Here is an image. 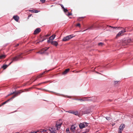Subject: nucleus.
<instances>
[{
	"label": "nucleus",
	"mask_w": 133,
	"mask_h": 133,
	"mask_svg": "<svg viewBox=\"0 0 133 133\" xmlns=\"http://www.w3.org/2000/svg\"><path fill=\"white\" fill-rule=\"evenodd\" d=\"M21 90L19 91L16 92H13V93H11L9 95H8V96H10L11 95H12L14 94H15L14 95L13 97H12L10 99L7 100V101H6L5 102H3V105L6 104V103H7L8 102L10 99L15 98V97H16L17 96V94H20L21 92Z\"/></svg>",
	"instance_id": "1"
},
{
	"label": "nucleus",
	"mask_w": 133,
	"mask_h": 133,
	"mask_svg": "<svg viewBox=\"0 0 133 133\" xmlns=\"http://www.w3.org/2000/svg\"><path fill=\"white\" fill-rule=\"evenodd\" d=\"M62 124V122L61 120H59L57 121L55 125V127L56 128V130H58L60 129Z\"/></svg>",
	"instance_id": "2"
},
{
	"label": "nucleus",
	"mask_w": 133,
	"mask_h": 133,
	"mask_svg": "<svg viewBox=\"0 0 133 133\" xmlns=\"http://www.w3.org/2000/svg\"><path fill=\"white\" fill-rule=\"evenodd\" d=\"M23 53H21L19 55H17L15 57L13 58L12 59V61L10 63V64H11L14 61H15L18 60L20 58H22V55L23 54Z\"/></svg>",
	"instance_id": "3"
},
{
	"label": "nucleus",
	"mask_w": 133,
	"mask_h": 133,
	"mask_svg": "<svg viewBox=\"0 0 133 133\" xmlns=\"http://www.w3.org/2000/svg\"><path fill=\"white\" fill-rule=\"evenodd\" d=\"M131 42V39H126L123 40L122 42V44L123 46H125L128 45L129 43H130Z\"/></svg>",
	"instance_id": "4"
},
{
	"label": "nucleus",
	"mask_w": 133,
	"mask_h": 133,
	"mask_svg": "<svg viewBox=\"0 0 133 133\" xmlns=\"http://www.w3.org/2000/svg\"><path fill=\"white\" fill-rule=\"evenodd\" d=\"M74 37V36H73V35H70L66 37H64L63 38L62 41H68Z\"/></svg>",
	"instance_id": "5"
},
{
	"label": "nucleus",
	"mask_w": 133,
	"mask_h": 133,
	"mask_svg": "<svg viewBox=\"0 0 133 133\" xmlns=\"http://www.w3.org/2000/svg\"><path fill=\"white\" fill-rule=\"evenodd\" d=\"M88 123H81L79 124V127L80 129H82L85 127L87 126L88 125Z\"/></svg>",
	"instance_id": "6"
},
{
	"label": "nucleus",
	"mask_w": 133,
	"mask_h": 133,
	"mask_svg": "<svg viewBox=\"0 0 133 133\" xmlns=\"http://www.w3.org/2000/svg\"><path fill=\"white\" fill-rule=\"evenodd\" d=\"M41 31V29L40 28H37L34 31V34L35 35L37 34H38Z\"/></svg>",
	"instance_id": "7"
},
{
	"label": "nucleus",
	"mask_w": 133,
	"mask_h": 133,
	"mask_svg": "<svg viewBox=\"0 0 133 133\" xmlns=\"http://www.w3.org/2000/svg\"><path fill=\"white\" fill-rule=\"evenodd\" d=\"M123 31L122 30L120 32H119V33L117 34L116 36V37L117 38L118 37L122 35L123 34Z\"/></svg>",
	"instance_id": "8"
},
{
	"label": "nucleus",
	"mask_w": 133,
	"mask_h": 133,
	"mask_svg": "<svg viewBox=\"0 0 133 133\" xmlns=\"http://www.w3.org/2000/svg\"><path fill=\"white\" fill-rule=\"evenodd\" d=\"M13 18L16 22H18L19 19V17L17 16H15L13 17Z\"/></svg>",
	"instance_id": "9"
},
{
	"label": "nucleus",
	"mask_w": 133,
	"mask_h": 133,
	"mask_svg": "<svg viewBox=\"0 0 133 133\" xmlns=\"http://www.w3.org/2000/svg\"><path fill=\"white\" fill-rule=\"evenodd\" d=\"M51 44L55 46H57L58 45V43L56 41H52L51 42Z\"/></svg>",
	"instance_id": "10"
},
{
	"label": "nucleus",
	"mask_w": 133,
	"mask_h": 133,
	"mask_svg": "<svg viewBox=\"0 0 133 133\" xmlns=\"http://www.w3.org/2000/svg\"><path fill=\"white\" fill-rule=\"evenodd\" d=\"M49 48H45L42 49H41V51L42 52H43V54H44L45 51H46Z\"/></svg>",
	"instance_id": "11"
},
{
	"label": "nucleus",
	"mask_w": 133,
	"mask_h": 133,
	"mask_svg": "<svg viewBox=\"0 0 133 133\" xmlns=\"http://www.w3.org/2000/svg\"><path fill=\"white\" fill-rule=\"evenodd\" d=\"M45 71L43 72V73H42L41 74H40L39 75H38L36 77V79H37L38 78H39L41 77L42 76V75H43L45 73Z\"/></svg>",
	"instance_id": "12"
},
{
	"label": "nucleus",
	"mask_w": 133,
	"mask_h": 133,
	"mask_svg": "<svg viewBox=\"0 0 133 133\" xmlns=\"http://www.w3.org/2000/svg\"><path fill=\"white\" fill-rule=\"evenodd\" d=\"M125 127V125L124 124H122L119 126V129L123 130V129Z\"/></svg>",
	"instance_id": "13"
},
{
	"label": "nucleus",
	"mask_w": 133,
	"mask_h": 133,
	"mask_svg": "<svg viewBox=\"0 0 133 133\" xmlns=\"http://www.w3.org/2000/svg\"><path fill=\"white\" fill-rule=\"evenodd\" d=\"M76 127L74 126V125H72L70 128V129L73 132L75 131V130Z\"/></svg>",
	"instance_id": "14"
},
{
	"label": "nucleus",
	"mask_w": 133,
	"mask_h": 133,
	"mask_svg": "<svg viewBox=\"0 0 133 133\" xmlns=\"http://www.w3.org/2000/svg\"><path fill=\"white\" fill-rule=\"evenodd\" d=\"M29 11L32 13H37L38 12V10H29Z\"/></svg>",
	"instance_id": "15"
},
{
	"label": "nucleus",
	"mask_w": 133,
	"mask_h": 133,
	"mask_svg": "<svg viewBox=\"0 0 133 133\" xmlns=\"http://www.w3.org/2000/svg\"><path fill=\"white\" fill-rule=\"evenodd\" d=\"M55 36L56 35L55 34L52 35L49 37L50 39L51 40H53L54 39Z\"/></svg>",
	"instance_id": "16"
},
{
	"label": "nucleus",
	"mask_w": 133,
	"mask_h": 133,
	"mask_svg": "<svg viewBox=\"0 0 133 133\" xmlns=\"http://www.w3.org/2000/svg\"><path fill=\"white\" fill-rule=\"evenodd\" d=\"M6 55H0V59H4L5 58Z\"/></svg>",
	"instance_id": "17"
},
{
	"label": "nucleus",
	"mask_w": 133,
	"mask_h": 133,
	"mask_svg": "<svg viewBox=\"0 0 133 133\" xmlns=\"http://www.w3.org/2000/svg\"><path fill=\"white\" fill-rule=\"evenodd\" d=\"M70 69H66L65 71L63 72V74H66L69 71Z\"/></svg>",
	"instance_id": "18"
},
{
	"label": "nucleus",
	"mask_w": 133,
	"mask_h": 133,
	"mask_svg": "<svg viewBox=\"0 0 133 133\" xmlns=\"http://www.w3.org/2000/svg\"><path fill=\"white\" fill-rule=\"evenodd\" d=\"M73 112L72 114L76 115H78V113L77 111H73Z\"/></svg>",
	"instance_id": "19"
},
{
	"label": "nucleus",
	"mask_w": 133,
	"mask_h": 133,
	"mask_svg": "<svg viewBox=\"0 0 133 133\" xmlns=\"http://www.w3.org/2000/svg\"><path fill=\"white\" fill-rule=\"evenodd\" d=\"M54 129H54L53 128H50L49 129V130L51 132L50 133H52V131H55V130Z\"/></svg>",
	"instance_id": "20"
},
{
	"label": "nucleus",
	"mask_w": 133,
	"mask_h": 133,
	"mask_svg": "<svg viewBox=\"0 0 133 133\" xmlns=\"http://www.w3.org/2000/svg\"><path fill=\"white\" fill-rule=\"evenodd\" d=\"M48 130L47 129H41L40 131L41 132H46Z\"/></svg>",
	"instance_id": "21"
},
{
	"label": "nucleus",
	"mask_w": 133,
	"mask_h": 133,
	"mask_svg": "<svg viewBox=\"0 0 133 133\" xmlns=\"http://www.w3.org/2000/svg\"><path fill=\"white\" fill-rule=\"evenodd\" d=\"M90 110H87L84 112V114H88L89 113H90Z\"/></svg>",
	"instance_id": "22"
},
{
	"label": "nucleus",
	"mask_w": 133,
	"mask_h": 133,
	"mask_svg": "<svg viewBox=\"0 0 133 133\" xmlns=\"http://www.w3.org/2000/svg\"><path fill=\"white\" fill-rule=\"evenodd\" d=\"M107 26H108L109 27H111L112 28H114V29H116V28H119V27H117L112 26H108V25Z\"/></svg>",
	"instance_id": "23"
},
{
	"label": "nucleus",
	"mask_w": 133,
	"mask_h": 133,
	"mask_svg": "<svg viewBox=\"0 0 133 133\" xmlns=\"http://www.w3.org/2000/svg\"><path fill=\"white\" fill-rule=\"evenodd\" d=\"M7 67V66L6 65H3L2 67V68H3L4 69H5Z\"/></svg>",
	"instance_id": "24"
},
{
	"label": "nucleus",
	"mask_w": 133,
	"mask_h": 133,
	"mask_svg": "<svg viewBox=\"0 0 133 133\" xmlns=\"http://www.w3.org/2000/svg\"><path fill=\"white\" fill-rule=\"evenodd\" d=\"M94 28V25H92L90 27H89L88 28V29H92Z\"/></svg>",
	"instance_id": "25"
},
{
	"label": "nucleus",
	"mask_w": 133,
	"mask_h": 133,
	"mask_svg": "<svg viewBox=\"0 0 133 133\" xmlns=\"http://www.w3.org/2000/svg\"><path fill=\"white\" fill-rule=\"evenodd\" d=\"M98 45L99 46H102L104 45V44L102 43H98Z\"/></svg>",
	"instance_id": "26"
},
{
	"label": "nucleus",
	"mask_w": 133,
	"mask_h": 133,
	"mask_svg": "<svg viewBox=\"0 0 133 133\" xmlns=\"http://www.w3.org/2000/svg\"><path fill=\"white\" fill-rule=\"evenodd\" d=\"M63 10L65 12L67 13L68 12V10L67 9L65 8Z\"/></svg>",
	"instance_id": "27"
},
{
	"label": "nucleus",
	"mask_w": 133,
	"mask_h": 133,
	"mask_svg": "<svg viewBox=\"0 0 133 133\" xmlns=\"http://www.w3.org/2000/svg\"><path fill=\"white\" fill-rule=\"evenodd\" d=\"M37 53H39L41 54H43V52H42L41 51V50L40 51L37 52Z\"/></svg>",
	"instance_id": "28"
},
{
	"label": "nucleus",
	"mask_w": 133,
	"mask_h": 133,
	"mask_svg": "<svg viewBox=\"0 0 133 133\" xmlns=\"http://www.w3.org/2000/svg\"><path fill=\"white\" fill-rule=\"evenodd\" d=\"M120 83L119 81H114V83L115 84H118Z\"/></svg>",
	"instance_id": "29"
},
{
	"label": "nucleus",
	"mask_w": 133,
	"mask_h": 133,
	"mask_svg": "<svg viewBox=\"0 0 133 133\" xmlns=\"http://www.w3.org/2000/svg\"><path fill=\"white\" fill-rule=\"evenodd\" d=\"M67 13L66 14V15H67L68 16H69L70 15H72V14L71 13H70L69 12H67Z\"/></svg>",
	"instance_id": "30"
},
{
	"label": "nucleus",
	"mask_w": 133,
	"mask_h": 133,
	"mask_svg": "<svg viewBox=\"0 0 133 133\" xmlns=\"http://www.w3.org/2000/svg\"><path fill=\"white\" fill-rule=\"evenodd\" d=\"M45 39H46L45 38H44V39H43L41 41L40 40V41L39 42H37L36 44H37L38 43H39L40 42H42L44 40H45Z\"/></svg>",
	"instance_id": "31"
},
{
	"label": "nucleus",
	"mask_w": 133,
	"mask_h": 133,
	"mask_svg": "<svg viewBox=\"0 0 133 133\" xmlns=\"http://www.w3.org/2000/svg\"><path fill=\"white\" fill-rule=\"evenodd\" d=\"M77 26H79V27L80 28L81 27V25L79 23H78L76 25Z\"/></svg>",
	"instance_id": "32"
},
{
	"label": "nucleus",
	"mask_w": 133,
	"mask_h": 133,
	"mask_svg": "<svg viewBox=\"0 0 133 133\" xmlns=\"http://www.w3.org/2000/svg\"><path fill=\"white\" fill-rule=\"evenodd\" d=\"M73 111L70 110V111H68V112L69 113L73 114Z\"/></svg>",
	"instance_id": "33"
},
{
	"label": "nucleus",
	"mask_w": 133,
	"mask_h": 133,
	"mask_svg": "<svg viewBox=\"0 0 133 133\" xmlns=\"http://www.w3.org/2000/svg\"><path fill=\"white\" fill-rule=\"evenodd\" d=\"M66 131L67 133L69 132V128H67L66 129Z\"/></svg>",
	"instance_id": "34"
},
{
	"label": "nucleus",
	"mask_w": 133,
	"mask_h": 133,
	"mask_svg": "<svg viewBox=\"0 0 133 133\" xmlns=\"http://www.w3.org/2000/svg\"><path fill=\"white\" fill-rule=\"evenodd\" d=\"M51 40H50V39H49V40H48L47 41V42L48 43H51V42H52V41H51Z\"/></svg>",
	"instance_id": "35"
},
{
	"label": "nucleus",
	"mask_w": 133,
	"mask_h": 133,
	"mask_svg": "<svg viewBox=\"0 0 133 133\" xmlns=\"http://www.w3.org/2000/svg\"><path fill=\"white\" fill-rule=\"evenodd\" d=\"M45 1V0H40V1L42 3H44Z\"/></svg>",
	"instance_id": "36"
},
{
	"label": "nucleus",
	"mask_w": 133,
	"mask_h": 133,
	"mask_svg": "<svg viewBox=\"0 0 133 133\" xmlns=\"http://www.w3.org/2000/svg\"><path fill=\"white\" fill-rule=\"evenodd\" d=\"M46 82H43V83H40L38 84L37 85H40L41 84H43V83H46Z\"/></svg>",
	"instance_id": "37"
},
{
	"label": "nucleus",
	"mask_w": 133,
	"mask_h": 133,
	"mask_svg": "<svg viewBox=\"0 0 133 133\" xmlns=\"http://www.w3.org/2000/svg\"><path fill=\"white\" fill-rule=\"evenodd\" d=\"M122 130L119 129L118 133H121L122 131Z\"/></svg>",
	"instance_id": "38"
},
{
	"label": "nucleus",
	"mask_w": 133,
	"mask_h": 133,
	"mask_svg": "<svg viewBox=\"0 0 133 133\" xmlns=\"http://www.w3.org/2000/svg\"><path fill=\"white\" fill-rule=\"evenodd\" d=\"M83 18V17H81L80 18H79L77 20L78 21H81L80 19H81V18Z\"/></svg>",
	"instance_id": "39"
},
{
	"label": "nucleus",
	"mask_w": 133,
	"mask_h": 133,
	"mask_svg": "<svg viewBox=\"0 0 133 133\" xmlns=\"http://www.w3.org/2000/svg\"><path fill=\"white\" fill-rule=\"evenodd\" d=\"M61 6L63 9L65 8L62 5H61Z\"/></svg>",
	"instance_id": "40"
},
{
	"label": "nucleus",
	"mask_w": 133,
	"mask_h": 133,
	"mask_svg": "<svg viewBox=\"0 0 133 133\" xmlns=\"http://www.w3.org/2000/svg\"><path fill=\"white\" fill-rule=\"evenodd\" d=\"M49 36V35H46V36H45V37H43V39H44V38H45V39H46V38H45V37H46V36Z\"/></svg>",
	"instance_id": "41"
},
{
	"label": "nucleus",
	"mask_w": 133,
	"mask_h": 133,
	"mask_svg": "<svg viewBox=\"0 0 133 133\" xmlns=\"http://www.w3.org/2000/svg\"><path fill=\"white\" fill-rule=\"evenodd\" d=\"M106 119L108 120H110V118L109 117H106Z\"/></svg>",
	"instance_id": "42"
},
{
	"label": "nucleus",
	"mask_w": 133,
	"mask_h": 133,
	"mask_svg": "<svg viewBox=\"0 0 133 133\" xmlns=\"http://www.w3.org/2000/svg\"><path fill=\"white\" fill-rule=\"evenodd\" d=\"M19 45V44H16L15 46H17Z\"/></svg>",
	"instance_id": "43"
},
{
	"label": "nucleus",
	"mask_w": 133,
	"mask_h": 133,
	"mask_svg": "<svg viewBox=\"0 0 133 133\" xmlns=\"http://www.w3.org/2000/svg\"><path fill=\"white\" fill-rule=\"evenodd\" d=\"M32 15L31 14L30 15H29L28 16V18H29V17H30Z\"/></svg>",
	"instance_id": "44"
},
{
	"label": "nucleus",
	"mask_w": 133,
	"mask_h": 133,
	"mask_svg": "<svg viewBox=\"0 0 133 133\" xmlns=\"http://www.w3.org/2000/svg\"><path fill=\"white\" fill-rule=\"evenodd\" d=\"M37 79H36V77L35 79L33 80V82H34Z\"/></svg>",
	"instance_id": "45"
},
{
	"label": "nucleus",
	"mask_w": 133,
	"mask_h": 133,
	"mask_svg": "<svg viewBox=\"0 0 133 133\" xmlns=\"http://www.w3.org/2000/svg\"><path fill=\"white\" fill-rule=\"evenodd\" d=\"M37 132L34 131L33 132H31L30 133H36Z\"/></svg>",
	"instance_id": "46"
},
{
	"label": "nucleus",
	"mask_w": 133,
	"mask_h": 133,
	"mask_svg": "<svg viewBox=\"0 0 133 133\" xmlns=\"http://www.w3.org/2000/svg\"><path fill=\"white\" fill-rule=\"evenodd\" d=\"M123 33L126 32V30H125V29H124V31H123Z\"/></svg>",
	"instance_id": "47"
},
{
	"label": "nucleus",
	"mask_w": 133,
	"mask_h": 133,
	"mask_svg": "<svg viewBox=\"0 0 133 133\" xmlns=\"http://www.w3.org/2000/svg\"><path fill=\"white\" fill-rule=\"evenodd\" d=\"M3 103L0 105V107H1L2 105H3Z\"/></svg>",
	"instance_id": "48"
},
{
	"label": "nucleus",
	"mask_w": 133,
	"mask_h": 133,
	"mask_svg": "<svg viewBox=\"0 0 133 133\" xmlns=\"http://www.w3.org/2000/svg\"><path fill=\"white\" fill-rule=\"evenodd\" d=\"M56 133L55 131H52V133Z\"/></svg>",
	"instance_id": "49"
},
{
	"label": "nucleus",
	"mask_w": 133,
	"mask_h": 133,
	"mask_svg": "<svg viewBox=\"0 0 133 133\" xmlns=\"http://www.w3.org/2000/svg\"><path fill=\"white\" fill-rule=\"evenodd\" d=\"M79 100H81V101H83V100H82V99H79Z\"/></svg>",
	"instance_id": "50"
},
{
	"label": "nucleus",
	"mask_w": 133,
	"mask_h": 133,
	"mask_svg": "<svg viewBox=\"0 0 133 133\" xmlns=\"http://www.w3.org/2000/svg\"><path fill=\"white\" fill-rule=\"evenodd\" d=\"M34 78H32V80H33V79H34Z\"/></svg>",
	"instance_id": "51"
}]
</instances>
